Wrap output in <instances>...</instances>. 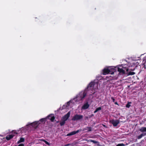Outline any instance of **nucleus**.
Listing matches in <instances>:
<instances>
[{"label":"nucleus","instance_id":"1","mask_svg":"<svg viewBox=\"0 0 146 146\" xmlns=\"http://www.w3.org/2000/svg\"><path fill=\"white\" fill-rule=\"evenodd\" d=\"M127 66L128 67L126 68V66H125L126 65H123L122 67L123 68H126V70L127 72H128L129 70L131 71H134L136 67L135 64L134 63H130L128 62L127 63Z\"/></svg>","mask_w":146,"mask_h":146},{"label":"nucleus","instance_id":"2","mask_svg":"<svg viewBox=\"0 0 146 146\" xmlns=\"http://www.w3.org/2000/svg\"><path fill=\"white\" fill-rule=\"evenodd\" d=\"M86 95V93L85 92H80L76 96V98L79 100H82Z\"/></svg>","mask_w":146,"mask_h":146},{"label":"nucleus","instance_id":"3","mask_svg":"<svg viewBox=\"0 0 146 146\" xmlns=\"http://www.w3.org/2000/svg\"><path fill=\"white\" fill-rule=\"evenodd\" d=\"M83 116L82 115L76 114L72 118V121H76L82 119Z\"/></svg>","mask_w":146,"mask_h":146},{"label":"nucleus","instance_id":"4","mask_svg":"<svg viewBox=\"0 0 146 146\" xmlns=\"http://www.w3.org/2000/svg\"><path fill=\"white\" fill-rule=\"evenodd\" d=\"M95 83L94 81L91 82L88 84L86 90L87 91L92 90L93 89Z\"/></svg>","mask_w":146,"mask_h":146},{"label":"nucleus","instance_id":"5","mask_svg":"<svg viewBox=\"0 0 146 146\" xmlns=\"http://www.w3.org/2000/svg\"><path fill=\"white\" fill-rule=\"evenodd\" d=\"M110 122L111 123L114 127H116L119 123V121L118 120L112 119L110 121Z\"/></svg>","mask_w":146,"mask_h":146},{"label":"nucleus","instance_id":"6","mask_svg":"<svg viewBox=\"0 0 146 146\" xmlns=\"http://www.w3.org/2000/svg\"><path fill=\"white\" fill-rule=\"evenodd\" d=\"M70 112L69 111L65 115L62 117V120H64L66 121L70 117Z\"/></svg>","mask_w":146,"mask_h":146},{"label":"nucleus","instance_id":"7","mask_svg":"<svg viewBox=\"0 0 146 146\" xmlns=\"http://www.w3.org/2000/svg\"><path fill=\"white\" fill-rule=\"evenodd\" d=\"M110 70V74H112L114 72H116L117 70V69L115 67H109Z\"/></svg>","mask_w":146,"mask_h":146},{"label":"nucleus","instance_id":"8","mask_svg":"<svg viewBox=\"0 0 146 146\" xmlns=\"http://www.w3.org/2000/svg\"><path fill=\"white\" fill-rule=\"evenodd\" d=\"M110 70L109 68H104L103 70V74L104 75H106L108 74H110Z\"/></svg>","mask_w":146,"mask_h":146},{"label":"nucleus","instance_id":"9","mask_svg":"<svg viewBox=\"0 0 146 146\" xmlns=\"http://www.w3.org/2000/svg\"><path fill=\"white\" fill-rule=\"evenodd\" d=\"M90 105L88 104V102H87L84 104L83 105L82 107V110H86L89 107Z\"/></svg>","mask_w":146,"mask_h":146},{"label":"nucleus","instance_id":"10","mask_svg":"<svg viewBox=\"0 0 146 146\" xmlns=\"http://www.w3.org/2000/svg\"><path fill=\"white\" fill-rule=\"evenodd\" d=\"M146 62V60L145 59H143L142 61V64L141 65V67H142V70H144L146 69V67L145 63Z\"/></svg>","mask_w":146,"mask_h":146},{"label":"nucleus","instance_id":"11","mask_svg":"<svg viewBox=\"0 0 146 146\" xmlns=\"http://www.w3.org/2000/svg\"><path fill=\"white\" fill-rule=\"evenodd\" d=\"M80 131V130H77L76 131H74L70 133H68L66 135L67 136H70L72 135H73L78 133Z\"/></svg>","mask_w":146,"mask_h":146},{"label":"nucleus","instance_id":"12","mask_svg":"<svg viewBox=\"0 0 146 146\" xmlns=\"http://www.w3.org/2000/svg\"><path fill=\"white\" fill-rule=\"evenodd\" d=\"M39 123V121H38L37 122L35 121L34 122L32 123H31V125L32 127L35 128H36L38 127V124Z\"/></svg>","mask_w":146,"mask_h":146},{"label":"nucleus","instance_id":"13","mask_svg":"<svg viewBox=\"0 0 146 146\" xmlns=\"http://www.w3.org/2000/svg\"><path fill=\"white\" fill-rule=\"evenodd\" d=\"M47 117L52 122H53L55 119V117L54 116H52V115H50L48 116Z\"/></svg>","mask_w":146,"mask_h":146},{"label":"nucleus","instance_id":"14","mask_svg":"<svg viewBox=\"0 0 146 146\" xmlns=\"http://www.w3.org/2000/svg\"><path fill=\"white\" fill-rule=\"evenodd\" d=\"M14 136V135H8L5 138L7 141H9Z\"/></svg>","mask_w":146,"mask_h":146},{"label":"nucleus","instance_id":"15","mask_svg":"<svg viewBox=\"0 0 146 146\" xmlns=\"http://www.w3.org/2000/svg\"><path fill=\"white\" fill-rule=\"evenodd\" d=\"M117 69V71L119 72V73H122L123 74L125 73V70H123V69L120 68L119 67H118Z\"/></svg>","mask_w":146,"mask_h":146},{"label":"nucleus","instance_id":"16","mask_svg":"<svg viewBox=\"0 0 146 146\" xmlns=\"http://www.w3.org/2000/svg\"><path fill=\"white\" fill-rule=\"evenodd\" d=\"M146 135V133H142L140 135H139L137 137V138L138 139H141L144 136Z\"/></svg>","mask_w":146,"mask_h":146},{"label":"nucleus","instance_id":"17","mask_svg":"<svg viewBox=\"0 0 146 146\" xmlns=\"http://www.w3.org/2000/svg\"><path fill=\"white\" fill-rule=\"evenodd\" d=\"M139 131L142 133H143V132H146V127H141V129H139Z\"/></svg>","mask_w":146,"mask_h":146},{"label":"nucleus","instance_id":"18","mask_svg":"<svg viewBox=\"0 0 146 146\" xmlns=\"http://www.w3.org/2000/svg\"><path fill=\"white\" fill-rule=\"evenodd\" d=\"M66 121L64 120H62L61 119V121L60 122V124L61 126H62L65 124V121Z\"/></svg>","mask_w":146,"mask_h":146},{"label":"nucleus","instance_id":"19","mask_svg":"<svg viewBox=\"0 0 146 146\" xmlns=\"http://www.w3.org/2000/svg\"><path fill=\"white\" fill-rule=\"evenodd\" d=\"M84 130H87L88 131H92V128L91 127H88L84 129Z\"/></svg>","mask_w":146,"mask_h":146},{"label":"nucleus","instance_id":"20","mask_svg":"<svg viewBox=\"0 0 146 146\" xmlns=\"http://www.w3.org/2000/svg\"><path fill=\"white\" fill-rule=\"evenodd\" d=\"M25 138L23 137H21L20 140L18 141V143H19L21 142H24L25 141Z\"/></svg>","mask_w":146,"mask_h":146},{"label":"nucleus","instance_id":"21","mask_svg":"<svg viewBox=\"0 0 146 146\" xmlns=\"http://www.w3.org/2000/svg\"><path fill=\"white\" fill-rule=\"evenodd\" d=\"M102 109L101 107H99L96 109L94 111V113H96L100 110H101Z\"/></svg>","mask_w":146,"mask_h":146},{"label":"nucleus","instance_id":"22","mask_svg":"<svg viewBox=\"0 0 146 146\" xmlns=\"http://www.w3.org/2000/svg\"><path fill=\"white\" fill-rule=\"evenodd\" d=\"M135 74V73L134 72L130 71L128 73V75H133Z\"/></svg>","mask_w":146,"mask_h":146},{"label":"nucleus","instance_id":"23","mask_svg":"<svg viewBox=\"0 0 146 146\" xmlns=\"http://www.w3.org/2000/svg\"><path fill=\"white\" fill-rule=\"evenodd\" d=\"M46 121V118H43L40 119V121L41 122H45Z\"/></svg>","mask_w":146,"mask_h":146},{"label":"nucleus","instance_id":"24","mask_svg":"<svg viewBox=\"0 0 146 146\" xmlns=\"http://www.w3.org/2000/svg\"><path fill=\"white\" fill-rule=\"evenodd\" d=\"M131 102H128V103L126 105V107L127 108H129L131 106V105L130 104H131Z\"/></svg>","mask_w":146,"mask_h":146},{"label":"nucleus","instance_id":"25","mask_svg":"<svg viewBox=\"0 0 146 146\" xmlns=\"http://www.w3.org/2000/svg\"><path fill=\"white\" fill-rule=\"evenodd\" d=\"M125 146V145L123 143L118 144L116 145V146Z\"/></svg>","mask_w":146,"mask_h":146},{"label":"nucleus","instance_id":"26","mask_svg":"<svg viewBox=\"0 0 146 146\" xmlns=\"http://www.w3.org/2000/svg\"><path fill=\"white\" fill-rule=\"evenodd\" d=\"M90 141L92 142H93L94 143H97L98 142L97 141H95L94 140H90Z\"/></svg>","mask_w":146,"mask_h":146},{"label":"nucleus","instance_id":"27","mask_svg":"<svg viewBox=\"0 0 146 146\" xmlns=\"http://www.w3.org/2000/svg\"><path fill=\"white\" fill-rule=\"evenodd\" d=\"M43 141H44V142L47 145H50V144L48 142H47V141L45 140H43Z\"/></svg>","mask_w":146,"mask_h":146},{"label":"nucleus","instance_id":"28","mask_svg":"<svg viewBox=\"0 0 146 146\" xmlns=\"http://www.w3.org/2000/svg\"><path fill=\"white\" fill-rule=\"evenodd\" d=\"M111 99L113 101V102H115V100L114 98L113 97H112L111 98Z\"/></svg>","mask_w":146,"mask_h":146},{"label":"nucleus","instance_id":"29","mask_svg":"<svg viewBox=\"0 0 146 146\" xmlns=\"http://www.w3.org/2000/svg\"><path fill=\"white\" fill-rule=\"evenodd\" d=\"M18 146H24V145L23 143H21Z\"/></svg>","mask_w":146,"mask_h":146},{"label":"nucleus","instance_id":"30","mask_svg":"<svg viewBox=\"0 0 146 146\" xmlns=\"http://www.w3.org/2000/svg\"><path fill=\"white\" fill-rule=\"evenodd\" d=\"M12 132L13 133H14L16 134H17V132H16V131H13Z\"/></svg>","mask_w":146,"mask_h":146},{"label":"nucleus","instance_id":"31","mask_svg":"<svg viewBox=\"0 0 146 146\" xmlns=\"http://www.w3.org/2000/svg\"><path fill=\"white\" fill-rule=\"evenodd\" d=\"M114 104L115 105H118V104L117 102H115L114 103Z\"/></svg>","mask_w":146,"mask_h":146},{"label":"nucleus","instance_id":"32","mask_svg":"<svg viewBox=\"0 0 146 146\" xmlns=\"http://www.w3.org/2000/svg\"><path fill=\"white\" fill-rule=\"evenodd\" d=\"M69 145V144H68L66 145V146H68Z\"/></svg>","mask_w":146,"mask_h":146},{"label":"nucleus","instance_id":"33","mask_svg":"<svg viewBox=\"0 0 146 146\" xmlns=\"http://www.w3.org/2000/svg\"><path fill=\"white\" fill-rule=\"evenodd\" d=\"M69 103V102H68V103H67V104H68H68Z\"/></svg>","mask_w":146,"mask_h":146},{"label":"nucleus","instance_id":"34","mask_svg":"<svg viewBox=\"0 0 146 146\" xmlns=\"http://www.w3.org/2000/svg\"><path fill=\"white\" fill-rule=\"evenodd\" d=\"M98 84V83H97V84Z\"/></svg>","mask_w":146,"mask_h":146},{"label":"nucleus","instance_id":"35","mask_svg":"<svg viewBox=\"0 0 146 146\" xmlns=\"http://www.w3.org/2000/svg\"><path fill=\"white\" fill-rule=\"evenodd\" d=\"M15 146H17L16 145H15Z\"/></svg>","mask_w":146,"mask_h":146}]
</instances>
